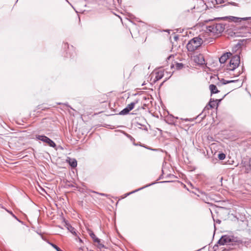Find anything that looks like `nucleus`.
<instances>
[{
	"label": "nucleus",
	"mask_w": 251,
	"mask_h": 251,
	"mask_svg": "<svg viewBox=\"0 0 251 251\" xmlns=\"http://www.w3.org/2000/svg\"><path fill=\"white\" fill-rule=\"evenodd\" d=\"M207 30L212 33L213 35L221 34L225 29V25L222 23H213L206 27Z\"/></svg>",
	"instance_id": "1"
},
{
	"label": "nucleus",
	"mask_w": 251,
	"mask_h": 251,
	"mask_svg": "<svg viewBox=\"0 0 251 251\" xmlns=\"http://www.w3.org/2000/svg\"><path fill=\"white\" fill-rule=\"evenodd\" d=\"M202 39L199 37H194L190 40L186 45V48L189 51H194L197 50L202 44Z\"/></svg>",
	"instance_id": "2"
},
{
	"label": "nucleus",
	"mask_w": 251,
	"mask_h": 251,
	"mask_svg": "<svg viewBox=\"0 0 251 251\" xmlns=\"http://www.w3.org/2000/svg\"><path fill=\"white\" fill-rule=\"evenodd\" d=\"M237 242V240L236 238L230 235H224L221 237L220 240L218 241V243L220 245H232L234 244V243Z\"/></svg>",
	"instance_id": "3"
},
{
	"label": "nucleus",
	"mask_w": 251,
	"mask_h": 251,
	"mask_svg": "<svg viewBox=\"0 0 251 251\" xmlns=\"http://www.w3.org/2000/svg\"><path fill=\"white\" fill-rule=\"evenodd\" d=\"M240 62V57L238 55L233 56L229 64L227 66V70L229 71H233L239 66Z\"/></svg>",
	"instance_id": "4"
},
{
	"label": "nucleus",
	"mask_w": 251,
	"mask_h": 251,
	"mask_svg": "<svg viewBox=\"0 0 251 251\" xmlns=\"http://www.w3.org/2000/svg\"><path fill=\"white\" fill-rule=\"evenodd\" d=\"M89 234L93 239L94 242L97 244L99 248L101 249L104 247V245L100 243V239L96 236L95 234L92 230H89Z\"/></svg>",
	"instance_id": "5"
},
{
	"label": "nucleus",
	"mask_w": 251,
	"mask_h": 251,
	"mask_svg": "<svg viewBox=\"0 0 251 251\" xmlns=\"http://www.w3.org/2000/svg\"><path fill=\"white\" fill-rule=\"evenodd\" d=\"M194 57L195 61L198 64L201 65L205 64L204 58L202 54H199V55L194 56Z\"/></svg>",
	"instance_id": "6"
},
{
	"label": "nucleus",
	"mask_w": 251,
	"mask_h": 251,
	"mask_svg": "<svg viewBox=\"0 0 251 251\" xmlns=\"http://www.w3.org/2000/svg\"><path fill=\"white\" fill-rule=\"evenodd\" d=\"M231 55L230 52L224 53L219 58V61L221 64L225 63L227 59Z\"/></svg>",
	"instance_id": "7"
},
{
	"label": "nucleus",
	"mask_w": 251,
	"mask_h": 251,
	"mask_svg": "<svg viewBox=\"0 0 251 251\" xmlns=\"http://www.w3.org/2000/svg\"><path fill=\"white\" fill-rule=\"evenodd\" d=\"M35 139L36 140L42 141L44 143H47V142H48V141H49L50 139L49 138L43 135H36Z\"/></svg>",
	"instance_id": "8"
},
{
	"label": "nucleus",
	"mask_w": 251,
	"mask_h": 251,
	"mask_svg": "<svg viewBox=\"0 0 251 251\" xmlns=\"http://www.w3.org/2000/svg\"><path fill=\"white\" fill-rule=\"evenodd\" d=\"M164 76V71L159 70L155 73V76L154 81L155 82L161 79Z\"/></svg>",
	"instance_id": "9"
},
{
	"label": "nucleus",
	"mask_w": 251,
	"mask_h": 251,
	"mask_svg": "<svg viewBox=\"0 0 251 251\" xmlns=\"http://www.w3.org/2000/svg\"><path fill=\"white\" fill-rule=\"evenodd\" d=\"M66 227L67 229L73 235H75V236H77L75 229L69 223H66Z\"/></svg>",
	"instance_id": "10"
},
{
	"label": "nucleus",
	"mask_w": 251,
	"mask_h": 251,
	"mask_svg": "<svg viewBox=\"0 0 251 251\" xmlns=\"http://www.w3.org/2000/svg\"><path fill=\"white\" fill-rule=\"evenodd\" d=\"M67 161L73 168H75L77 166V161L75 159L68 157Z\"/></svg>",
	"instance_id": "11"
},
{
	"label": "nucleus",
	"mask_w": 251,
	"mask_h": 251,
	"mask_svg": "<svg viewBox=\"0 0 251 251\" xmlns=\"http://www.w3.org/2000/svg\"><path fill=\"white\" fill-rule=\"evenodd\" d=\"M209 89L211 91V94H216L219 92V91L218 90L216 85L214 84H210L209 85Z\"/></svg>",
	"instance_id": "12"
},
{
	"label": "nucleus",
	"mask_w": 251,
	"mask_h": 251,
	"mask_svg": "<svg viewBox=\"0 0 251 251\" xmlns=\"http://www.w3.org/2000/svg\"><path fill=\"white\" fill-rule=\"evenodd\" d=\"M237 81V80H226L225 79H224V78H222L220 80V82L219 83H218V85H225V84H228V83H233V82H235Z\"/></svg>",
	"instance_id": "13"
},
{
	"label": "nucleus",
	"mask_w": 251,
	"mask_h": 251,
	"mask_svg": "<svg viewBox=\"0 0 251 251\" xmlns=\"http://www.w3.org/2000/svg\"><path fill=\"white\" fill-rule=\"evenodd\" d=\"M138 102V100H135L134 101L130 103V104H128L127 106H126V107L127 108V109L130 111H131V110H132L134 107V106Z\"/></svg>",
	"instance_id": "14"
},
{
	"label": "nucleus",
	"mask_w": 251,
	"mask_h": 251,
	"mask_svg": "<svg viewBox=\"0 0 251 251\" xmlns=\"http://www.w3.org/2000/svg\"><path fill=\"white\" fill-rule=\"evenodd\" d=\"M137 126L139 128H140L142 130H145L146 131H148V128L146 125L140 124L139 123H137Z\"/></svg>",
	"instance_id": "15"
},
{
	"label": "nucleus",
	"mask_w": 251,
	"mask_h": 251,
	"mask_svg": "<svg viewBox=\"0 0 251 251\" xmlns=\"http://www.w3.org/2000/svg\"><path fill=\"white\" fill-rule=\"evenodd\" d=\"M218 100H215L211 99L208 103V105L209 106L210 108H214L215 106V102H216L217 101H218Z\"/></svg>",
	"instance_id": "16"
},
{
	"label": "nucleus",
	"mask_w": 251,
	"mask_h": 251,
	"mask_svg": "<svg viewBox=\"0 0 251 251\" xmlns=\"http://www.w3.org/2000/svg\"><path fill=\"white\" fill-rule=\"evenodd\" d=\"M129 112V110L127 109V108L126 107L124 109H123L120 113V115H126Z\"/></svg>",
	"instance_id": "17"
},
{
	"label": "nucleus",
	"mask_w": 251,
	"mask_h": 251,
	"mask_svg": "<svg viewBox=\"0 0 251 251\" xmlns=\"http://www.w3.org/2000/svg\"><path fill=\"white\" fill-rule=\"evenodd\" d=\"M47 144H48V145L49 146H50V147H51L53 148H55L56 147L55 143L50 139H49V141H48V142H47Z\"/></svg>",
	"instance_id": "18"
},
{
	"label": "nucleus",
	"mask_w": 251,
	"mask_h": 251,
	"mask_svg": "<svg viewBox=\"0 0 251 251\" xmlns=\"http://www.w3.org/2000/svg\"><path fill=\"white\" fill-rule=\"evenodd\" d=\"M226 18H229L231 21H233V22H237V21L239 19V18H237V17H233V16H231L229 18L228 17H226Z\"/></svg>",
	"instance_id": "19"
},
{
	"label": "nucleus",
	"mask_w": 251,
	"mask_h": 251,
	"mask_svg": "<svg viewBox=\"0 0 251 251\" xmlns=\"http://www.w3.org/2000/svg\"><path fill=\"white\" fill-rule=\"evenodd\" d=\"M49 244L54 248L57 251H61L60 249L56 245L52 243H49Z\"/></svg>",
	"instance_id": "20"
},
{
	"label": "nucleus",
	"mask_w": 251,
	"mask_h": 251,
	"mask_svg": "<svg viewBox=\"0 0 251 251\" xmlns=\"http://www.w3.org/2000/svg\"><path fill=\"white\" fill-rule=\"evenodd\" d=\"M226 157V155L224 153L219 154L218 158L220 160H224Z\"/></svg>",
	"instance_id": "21"
},
{
	"label": "nucleus",
	"mask_w": 251,
	"mask_h": 251,
	"mask_svg": "<svg viewBox=\"0 0 251 251\" xmlns=\"http://www.w3.org/2000/svg\"><path fill=\"white\" fill-rule=\"evenodd\" d=\"M153 184H154V183H151V185ZM150 185H151V184H149V185H147L146 186H145V187H148V186H150ZM144 188H145V187H144ZM143 188H144V187L140 188H139V189H137V190H135V191H132V192H130V193H128V194H127V195H129V194H132V193H135V192H137V191H138L139 190H141V189H143Z\"/></svg>",
	"instance_id": "22"
},
{
	"label": "nucleus",
	"mask_w": 251,
	"mask_h": 251,
	"mask_svg": "<svg viewBox=\"0 0 251 251\" xmlns=\"http://www.w3.org/2000/svg\"><path fill=\"white\" fill-rule=\"evenodd\" d=\"M7 212H8L9 214H10L13 217H14L15 219H16L19 222H20V221L19 220V219L13 213L12 211H9L8 210H6Z\"/></svg>",
	"instance_id": "23"
},
{
	"label": "nucleus",
	"mask_w": 251,
	"mask_h": 251,
	"mask_svg": "<svg viewBox=\"0 0 251 251\" xmlns=\"http://www.w3.org/2000/svg\"><path fill=\"white\" fill-rule=\"evenodd\" d=\"M183 66V64L182 63H177L176 64V67L177 69H181Z\"/></svg>",
	"instance_id": "24"
},
{
	"label": "nucleus",
	"mask_w": 251,
	"mask_h": 251,
	"mask_svg": "<svg viewBox=\"0 0 251 251\" xmlns=\"http://www.w3.org/2000/svg\"><path fill=\"white\" fill-rule=\"evenodd\" d=\"M217 4H222L224 2V0H215Z\"/></svg>",
	"instance_id": "25"
},
{
	"label": "nucleus",
	"mask_w": 251,
	"mask_h": 251,
	"mask_svg": "<svg viewBox=\"0 0 251 251\" xmlns=\"http://www.w3.org/2000/svg\"><path fill=\"white\" fill-rule=\"evenodd\" d=\"M229 4H230L231 5L233 6H237V4L234 2H228Z\"/></svg>",
	"instance_id": "26"
},
{
	"label": "nucleus",
	"mask_w": 251,
	"mask_h": 251,
	"mask_svg": "<svg viewBox=\"0 0 251 251\" xmlns=\"http://www.w3.org/2000/svg\"><path fill=\"white\" fill-rule=\"evenodd\" d=\"M249 169L251 172V158H250L249 159Z\"/></svg>",
	"instance_id": "27"
},
{
	"label": "nucleus",
	"mask_w": 251,
	"mask_h": 251,
	"mask_svg": "<svg viewBox=\"0 0 251 251\" xmlns=\"http://www.w3.org/2000/svg\"><path fill=\"white\" fill-rule=\"evenodd\" d=\"M77 237H78V239L79 242H80V243H82V239L81 238H80L78 236H77Z\"/></svg>",
	"instance_id": "28"
},
{
	"label": "nucleus",
	"mask_w": 251,
	"mask_h": 251,
	"mask_svg": "<svg viewBox=\"0 0 251 251\" xmlns=\"http://www.w3.org/2000/svg\"><path fill=\"white\" fill-rule=\"evenodd\" d=\"M100 195L101 196H107L106 194H103V193H100Z\"/></svg>",
	"instance_id": "29"
},
{
	"label": "nucleus",
	"mask_w": 251,
	"mask_h": 251,
	"mask_svg": "<svg viewBox=\"0 0 251 251\" xmlns=\"http://www.w3.org/2000/svg\"><path fill=\"white\" fill-rule=\"evenodd\" d=\"M216 222H217V223L220 224V223H221V221H220V220H218L216 221Z\"/></svg>",
	"instance_id": "30"
},
{
	"label": "nucleus",
	"mask_w": 251,
	"mask_h": 251,
	"mask_svg": "<svg viewBox=\"0 0 251 251\" xmlns=\"http://www.w3.org/2000/svg\"><path fill=\"white\" fill-rule=\"evenodd\" d=\"M174 38H175V40H176L177 39V38H178V37L177 36H175Z\"/></svg>",
	"instance_id": "31"
},
{
	"label": "nucleus",
	"mask_w": 251,
	"mask_h": 251,
	"mask_svg": "<svg viewBox=\"0 0 251 251\" xmlns=\"http://www.w3.org/2000/svg\"><path fill=\"white\" fill-rule=\"evenodd\" d=\"M171 57V56H169V57L167 58V59H169Z\"/></svg>",
	"instance_id": "32"
},
{
	"label": "nucleus",
	"mask_w": 251,
	"mask_h": 251,
	"mask_svg": "<svg viewBox=\"0 0 251 251\" xmlns=\"http://www.w3.org/2000/svg\"><path fill=\"white\" fill-rule=\"evenodd\" d=\"M79 250H82V247H80V248H79Z\"/></svg>",
	"instance_id": "33"
},
{
	"label": "nucleus",
	"mask_w": 251,
	"mask_h": 251,
	"mask_svg": "<svg viewBox=\"0 0 251 251\" xmlns=\"http://www.w3.org/2000/svg\"><path fill=\"white\" fill-rule=\"evenodd\" d=\"M241 74V73H239L237 75L238 76Z\"/></svg>",
	"instance_id": "34"
},
{
	"label": "nucleus",
	"mask_w": 251,
	"mask_h": 251,
	"mask_svg": "<svg viewBox=\"0 0 251 251\" xmlns=\"http://www.w3.org/2000/svg\"><path fill=\"white\" fill-rule=\"evenodd\" d=\"M248 19V18H244V20H246V19Z\"/></svg>",
	"instance_id": "35"
}]
</instances>
